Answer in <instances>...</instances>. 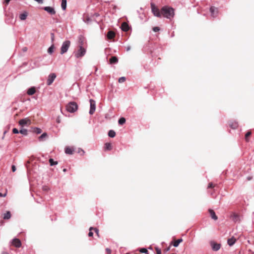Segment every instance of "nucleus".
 Masks as SVG:
<instances>
[{"instance_id": "26", "label": "nucleus", "mask_w": 254, "mask_h": 254, "mask_svg": "<svg viewBox=\"0 0 254 254\" xmlns=\"http://www.w3.org/2000/svg\"><path fill=\"white\" fill-rule=\"evenodd\" d=\"M62 8L63 10H65L66 7V0H62L61 4Z\"/></svg>"}, {"instance_id": "16", "label": "nucleus", "mask_w": 254, "mask_h": 254, "mask_svg": "<svg viewBox=\"0 0 254 254\" xmlns=\"http://www.w3.org/2000/svg\"><path fill=\"white\" fill-rule=\"evenodd\" d=\"M107 36L109 39H113L115 36V33L113 31H109L107 33Z\"/></svg>"}, {"instance_id": "31", "label": "nucleus", "mask_w": 254, "mask_h": 254, "mask_svg": "<svg viewBox=\"0 0 254 254\" xmlns=\"http://www.w3.org/2000/svg\"><path fill=\"white\" fill-rule=\"evenodd\" d=\"M47 136V134L46 133H43L39 137V139L40 141L43 140V139L46 138Z\"/></svg>"}, {"instance_id": "3", "label": "nucleus", "mask_w": 254, "mask_h": 254, "mask_svg": "<svg viewBox=\"0 0 254 254\" xmlns=\"http://www.w3.org/2000/svg\"><path fill=\"white\" fill-rule=\"evenodd\" d=\"M79 49L75 53L74 56L76 58H80L84 56L86 53V47L78 46Z\"/></svg>"}, {"instance_id": "7", "label": "nucleus", "mask_w": 254, "mask_h": 254, "mask_svg": "<svg viewBox=\"0 0 254 254\" xmlns=\"http://www.w3.org/2000/svg\"><path fill=\"white\" fill-rule=\"evenodd\" d=\"M56 77V75L55 73H51L49 76L47 81V84L48 85H50L52 84L54 80Z\"/></svg>"}, {"instance_id": "19", "label": "nucleus", "mask_w": 254, "mask_h": 254, "mask_svg": "<svg viewBox=\"0 0 254 254\" xmlns=\"http://www.w3.org/2000/svg\"><path fill=\"white\" fill-rule=\"evenodd\" d=\"M74 151L73 148L70 147H66L65 149V152L68 154H72Z\"/></svg>"}, {"instance_id": "37", "label": "nucleus", "mask_w": 254, "mask_h": 254, "mask_svg": "<svg viewBox=\"0 0 254 254\" xmlns=\"http://www.w3.org/2000/svg\"><path fill=\"white\" fill-rule=\"evenodd\" d=\"M50 190L48 186H44L42 187V190L45 191H48Z\"/></svg>"}, {"instance_id": "18", "label": "nucleus", "mask_w": 254, "mask_h": 254, "mask_svg": "<svg viewBox=\"0 0 254 254\" xmlns=\"http://www.w3.org/2000/svg\"><path fill=\"white\" fill-rule=\"evenodd\" d=\"M110 64H115L118 62V59L115 56L112 57L109 60Z\"/></svg>"}, {"instance_id": "42", "label": "nucleus", "mask_w": 254, "mask_h": 254, "mask_svg": "<svg viewBox=\"0 0 254 254\" xmlns=\"http://www.w3.org/2000/svg\"><path fill=\"white\" fill-rule=\"evenodd\" d=\"M12 132L13 133H18L19 132V131H18V130L17 128H14L12 129Z\"/></svg>"}, {"instance_id": "23", "label": "nucleus", "mask_w": 254, "mask_h": 254, "mask_svg": "<svg viewBox=\"0 0 254 254\" xmlns=\"http://www.w3.org/2000/svg\"><path fill=\"white\" fill-rule=\"evenodd\" d=\"M11 217V213L10 211H8L3 214V218L4 219H9Z\"/></svg>"}, {"instance_id": "14", "label": "nucleus", "mask_w": 254, "mask_h": 254, "mask_svg": "<svg viewBox=\"0 0 254 254\" xmlns=\"http://www.w3.org/2000/svg\"><path fill=\"white\" fill-rule=\"evenodd\" d=\"M236 242V239L232 237V238L228 239L227 240V243L230 246H233Z\"/></svg>"}, {"instance_id": "27", "label": "nucleus", "mask_w": 254, "mask_h": 254, "mask_svg": "<svg viewBox=\"0 0 254 254\" xmlns=\"http://www.w3.org/2000/svg\"><path fill=\"white\" fill-rule=\"evenodd\" d=\"M108 135L111 137H114L116 135V132L113 130H110L108 132Z\"/></svg>"}, {"instance_id": "32", "label": "nucleus", "mask_w": 254, "mask_h": 254, "mask_svg": "<svg viewBox=\"0 0 254 254\" xmlns=\"http://www.w3.org/2000/svg\"><path fill=\"white\" fill-rule=\"evenodd\" d=\"M19 132L23 135H26L27 134V130L26 129H22L19 131Z\"/></svg>"}, {"instance_id": "8", "label": "nucleus", "mask_w": 254, "mask_h": 254, "mask_svg": "<svg viewBox=\"0 0 254 254\" xmlns=\"http://www.w3.org/2000/svg\"><path fill=\"white\" fill-rule=\"evenodd\" d=\"M31 124V121L28 118H25L23 119H21L19 121V124L21 126H24L26 125H30Z\"/></svg>"}, {"instance_id": "13", "label": "nucleus", "mask_w": 254, "mask_h": 254, "mask_svg": "<svg viewBox=\"0 0 254 254\" xmlns=\"http://www.w3.org/2000/svg\"><path fill=\"white\" fill-rule=\"evenodd\" d=\"M121 28L123 31L125 32L127 31L129 29L128 24L126 22H123L122 24Z\"/></svg>"}, {"instance_id": "5", "label": "nucleus", "mask_w": 254, "mask_h": 254, "mask_svg": "<svg viewBox=\"0 0 254 254\" xmlns=\"http://www.w3.org/2000/svg\"><path fill=\"white\" fill-rule=\"evenodd\" d=\"M79 46H83L86 47L87 43L85 37L82 35H80L78 38Z\"/></svg>"}, {"instance_id": "45", "label": "nucleus", "mask_w": 254, "mask_h": 254, "mask_svg": "<svg viewBox=\"0 0 254 254\" xmlns=\"http://www.w3.org/2000/svg\"><path fill=\"white\" fill-rule=\"evenodd\" d=\"M6 195V193L2 194L1 193H0V197L5 196Z\"/></svg>"}, {"instance_id": "38", "label": "nucleus", "mask_w": 254, "mask_h": 254, "mask_svg": "<svg viewBox=\"0 0 254 254\" xmlns=\"http://www.w3.org/2000/svg\"><path fill=\"white\" fill-rule=\"evenodd\" d=\"M215 186V184H213L212 183H210L208 184V188H213Z\"/></svg>"}, {"instance_id": "6", "label": "nucleus", "mask_w": 254, "mask_h": 254, "mask_svg": "<svg viewBox=\"0 0 254 254\" xmlns=\"http://www.w3.org/2000/svg\"><path fill=\"white\" fill-rule=\"evenodd\" d=\"M89 101L90 104L89 114L92 115L95 112L96 109V103L95 101L93 99H90Z\"/></svg>"}, {"instance_id": "47", "label": "nucleus", "mask_w": 254, "mask_h": 254, "mask_svg": "<svg viewBox=\"0 0 254 254\" xmlns=\"http://www.w3.org/2000/svg\"><path fill=\"white\" fill-rule=\"evenodd\" d=\"M2 254H8L7 252H3Z\"/></svg>"}, {"instance_id": "49", "label": "nucleus", "mask_w": 254, "mask_h": 254, "mask_svg": "<svg viewBox=\"0 0 254 254\" xmlns=\"http://www.w3.org/2000/svg\"><path fill=\"white\" fill-rule=\"evenodd\" d=\"M24 51H26V48H25V49H24Z\"/></svg>"}, {"instance_id": "4", "label": "nucleus", "mask_w": 254, "mask_h": 254, "mask_svg": "<svg viewBox=\"0 0 254 254\" xmlns=\"http://www.w3.org/2000/svg\"><path fill=\"white\" fill-rule=\"evenodd\" d=\"M70 45V42L69 41H65L64 42L62 46L61 49V54H64V53H66Z\"/></svg>"}, {"instance_id": "2", "label": "nucleus", "mask_w": 254, "mask_h": 254, "mask_svg": "<svg viewBox=\"0 0 254 254\" xmlns=\"http://www.w3.org/2000/svg\"><path fill=\"white\" fill-rule=\"evenodd\" d=\"M78 109V105L75 102H70L66 106V110L70 113L75 112Z\"/></svg>"}, {"instance_id": "24", "label": "nucleus", "mask_w": 254, "mask_h": 254, "mask_svg": "<svg viewBox=\"0 0 254 254\" xmlns=\"http://www.w3.org/2000/svg\"><path fill=\"white\" fill-rule=\"evenodd\" d=\"M220 248V245L216 243H214L212 245V249L214 251H217Z\"/></svg>"}, {"instance_id": "10", "label": "nucleus", "mask_w": 254, "mask_h": 254, "mask_svg": "<svg viewBox=\"0 0 254 254\" xmlns=\"http://www.w3.org/2000/svg\"><path fill=\"white\" fill-rule=\"evenodd\" d=\"M44 9L51 15H53L56 13V11L52 7L46 6L44 8Z\"/></svg>"}, {"instance_id": "12", "label": "nucleus", "mask_w": 254, "mask_h": 254, "mask_svg": "<svg viewBox=\"0 0 254 254\" xmlns=\"http://www.w3.org/2000/svg\"><path fill=\"white\" fill-rule=\"evenodd\" d=\"M208 211L209 212L210 215L212 219H214V220H217L218 219V217L216 216L215 212L212 209H209L208 210Z\"/></svg>"}, {"instance_id": "29", "label": "nucleus", "mask_w": 254, "mask_h": 254, "mask_svg": "<svg viewBox=\"0 0 254 254\" xmlns=\"http://www.w3.org/2000/svg\"><path fill=\"white\" fill-rule=\"evenodd\" d=\"M33 132L37 134H40L41 133L42 130L39 128L35 127L33 128Z\"/></svg>"}, {"instance_id": "30", "label": "nucleus", "mask_w": 254, "mask_h": 254, "mask_svg": "<svg viewBox=\"0 0 254 254\" xmlns=\"http://www.w3.org/2000/svg\"><path fill=\"white\" fill-rule=\"evenodd\" d=\"M49 163H50L51 166H53V165L58 164V162L57 161H55L52 158H50L49 159Z\"/></svg>"}, {"instance_id": "25", "label": "nucleus", "mask_w": 254, "mask_h": 254, "mask_svg": "<svg viewBox=\"0 0 254 254\" xmlns=\"http://www.w3.org/2000/svg\"><path fill=\"white\" fill-rule=\"evenodd\" d=\"M27 16V13L26 12H24L20 14L19 18L21 20H24L26 18Z\"/></svg>"}, {"instance_id": "9", "label": "nucleus", "mask_w": 254, "mask_h": 254, "mask_svg": "<svg viewBox=\"0 0 254 254\" xmlns=\"http://www.w3.org/2000/svg\"><path fill=\"white\" fill-rule=\"evenodd\" d=\"M211 16L213 17L217 16L218 11V9L214 6H211L210 8Z\"/></svg>"}, {"instance_id": "34", "label": "nucleus", "mask_w": 254, "mask_h": 254, "mask_svg": "<svg viewBox=\"0 0 254 254\" xmlns=\"http://www.w3.org/2000/svg\"><path fill=\"white\" fill-rule=\"evenodd\" d=\"M93 229V227H90L89 228V232L88 233V236L89 237H92L93 235V233L92 232V231Z\"/></svg>"}, {"instance_id": "15", "label": "nucleus", "mask_w": 254, "mask_h": 254, "mask_svg": "<svg viewBox=\"0 0 254 254\" xmlns=\"http://www.w3.org/2000/svg\"><path fill=\"white\" fill-rule=\"evenodd\" d=\"M182 242L183 239L181 238L172 242L171 244H172L174 247H177L179 246V245Z\"/></svg>"}, {"instance_id": "33", "label": "nucleus", "mask_w": 254, "mask_h": 254, "mask_svg": "<svg viewBox=\"0 0 254 254\" xmlns=\"http://www.w3.org/2000/svg\"><path fill=\"white\" fill-rule=\"evenodd\" d=\"M54 46L52 45L48 50V52L49 54H51L54 51Z\"/></svg>"}, {"instance_id": "28", "label": "nucleus", "mask_w": 254, "mask_h": 254, "mask_svg": "<svg viewBox=\"0 0 254 254\" xmlns=\"http://www.w3.org/2000/svg\"><path fill=\"white\" fill-rule=\"evenodd\" d=\"M126 122V119L125 118L122 117V118H121L119 120V121H118V123L120 125H123V124H124Z\"/></svg>"}, {"instance_id": "35", "label": "nucleus", "mask_w": 254, "mask_h": 254, "mask_svg": "<svg viewBox=\"0 0 254 254\" xmlns=\"http://www.w3.org/2000/svg\"><path fill=\"white\" fill-rule=\"evenodd\" d=\"M118 81L119 83H123L126 81V77H121L119 79Z\"/></svg>"}, {"instance_id": "1", "label": "nucleus", "mask_w": 254, "mask_h": 254, "mask_svg": "<svg viewBox=\"0 0 254 254\" xmlns=\"http://www.w3.org/2000/svg\"><path fill=\"white\" fill-rule=\"evenodd\" d=\"M151 11L154 15L157 17H161L163 16L168 19H170L174 16V9L169 6H164L160 10L154 4H151Z\"/></svg>"}, {"instance_id": "48", "label": "nucleus", "mask_w": 254, "mask_h": 254, "mask_svg": "<svg viewBox=\"0 0 254 254\" xmlns=\"http://www.w3.org/2000/svg\"><path fill=\"white\" fill-rule=\"evenodd\" d=\"M169 250H170V248L169 247V248H168L166 250V251H169Z\"/></svg>"}, {"instance_id": "44", "label": "nucleus", "mask_w": 254, "mask_h": 254, "mask_svg": "<svg viewBox=\"0 0 254 254\" xmlns=\"http://www.w3.org/2000/svg\"><path fill=\"white\" fill-rule=\"evenodd\" d=\"M51 35L52 41H53L54 40V37H55L54 34V33H51Z\"/></svg>"}, {"instance_id": "36", "label": "nucleus", "mask_w": 254, "mask_h": 254, "mask_svg": "<svg viewBox=\"0 0 254 254\" xmlns=\"http://www.w3.org/2000/svg\"><path fill=\"white\" fill-rule=\"evenodd\" d=\"M93 230L94 231L98 237H100L99 230L96 228H93Z\"/></svg>"}, {"instance_id": "41", "label": "nucleus", "mask_w": 254, "mask_h": 254, "mask_svg": "<svg viewBox=\"0 0 254 254\" xmlns=\"http://www.w3.org/2000/svg\"><path fill=\"white\" fill-rule=\"evenodd\" d=\"M157 254H161V251L158 248H155Z\"/></svg>"}, {"instance_id": "50", "label": "nucleus", "mask_w": 254, "mask_h": 254, "mask_svg": "<svg viewBox=\"0 0 254 254\" xmlns=\"http://www.w3.org/2000/svg\"><path fill=\"white\" fill-rule=\"evenodd\" d=\"M129 254V253H127V254Z\"/></svg>"}, {"instance_id": "22", "label": "nucleus", "mask_w": 254, "mask_h": 254, "mask_svg": "<svg viewBox=\"0 0 254 254\" xmlns=\"http://www.w3.org/2000/svg\"><path fill=\"white\" fill-rule=\"evenodd\" d=\"M104 148L106 150H111L112 149V144L111 143H106Z\"/></svg>"}, {"instance_id": "43", "label": "nucleus", "mask_w": 254, "mask_h": 254, "mask_svg": "<svg viewBox=\"0 0 254 254\" xmlns=\"http://www.w3.org/2000/svg\"><path fill=\"white\" fill-rule=\"evenodd\" d=\"M11 169L13 172H14L16 171V167L14 165H12L11 167Z\"/></svg>"}, {"instance_id": "40", "label": "nucleus", "mask_w": 254, "mask_h": 254, "mask_svg": "<svg viewBox=\"0 0 254 254\" xmlns=\"http://www.w3.org/2000/svg\"><path fill=\"white\" fill-rule=\"evenodd\" d=\"M140 252L141 253H146L147 252V250L146 249L143 248L140 250Z\"/></svg>"}, {"instance_id": "39", "label": "nucleus", "mask_w": 254, "mask_h": 254, "mask_svg": "<svg viewBox=\"0 0 254 254\" xmlns=\"http://www.w3.org/2000/svg\"><path fill=\"white\" fill-rule=\"evenodd\" d=\"M153 30L155 32H157L158 31H159L160 30V28L159 27H154L153 28Z\"/></svg>"}, {"instance_id": "17", "label": "nucleus", "mask_w": 254, "mask_h": 254, "mask_svg": "<svg viewBox=\"0 0 254 254\" xmlns=\"http://www.w3.org/2000/svg\"><path fill=\"white\" fill-rule=\"evenodd\" d=\"M36 92V89L34 87H32L30 88L27 92V93L29 95H32L34 94Z\"/></svg>"}, {"instance_id": "20", "label": "nucleus", "mask_w": 254, "mask_h": 254, "mask_svg": "<svg viewBox=\"0 0 254 254\" xmlns=\"http://www.w3.org/2000/svg\"><path fill=\"white\" fill-rule=\"evenodd\" d=\"M230 127L233 129H236L238 127V124L236 122H232L229 123Z\"/></svg>"}, {"instance_id": "46", "label": "nucleus", "mask_w": 254, "mask_h": 254, "mask_svg": "<svg viewBox=\"0 0 254 254\" xmlns=\"http://www.w3.org/2000/svg\"><path fill=\"white\" fill-rule=\"evenodd\" d=\"M63 171H64V172H65L66 171V169H63Z\"/></svg>"}, {"instance_id": "21", "label": "nucleus", "mask_w": 254, "mask_h": 254, "mask_svg": "<svg viewBox=\"0 0 254 254\" xmlns=\"http://www.w3.org/2000/svg\"><path fill=\"white\" fill-rule=\"evenodd\" d=\"M252 134V131L251 130H249L245 134V139L246 142H249L250 141V137Z\"/></svg>"}, {"instance_id": "11", "label": "nucleus", "mask_w": 254, "mask_h": 254, "mask_svg": "<svg viewBox=\"0 0 254 254\" xmlns=\"http://www.w3.org/2000/svg\"><path fill=\"white\" fill-rule=\"evenodd\" d=\"M12 245L16 248H20L21 246V243L19 239L15 238L12 240Z\"/></svg>"}]
</instances>
